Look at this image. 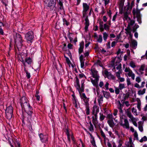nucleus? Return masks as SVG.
I'll list each match as a JSON object with an SVG mask.
<instances>
[{"mask_svg":"<svg viewBox=\"0 0 147 147\" xmlns=\"http://www.w3.org/2000/svg\"><path fill=\"white\" fill-rule=\"evenodd\" d=\"M20 103L22 109L24 110L25 112L29 115L31 118L34 116L33 113V109L30 106L28 101L25 96H23L20 99Z\"/></svg>","mask_w":147,"mask_h":147,"instance_id":"1","label":"nucleus"},{"mask_svg":"<svg viewBox=\"0 0 147 147\" xmlns=\"http://www.w3.org/2000/svg\"><path fill=\"white\" fill-rule=\"evenodd\" d=\"M90 74L92 75V77L94 78V80L91 79V82L93 85L97 87L98 86V82L99 80V76L98 71L93 67L90 70Z\"/></svg>","mask_w":147,"mask_h":147,"instance_id":"2","label":"nucleus"},{"mask_svg":"<svg viewBox=\"0 0 147 147\" xmlns=\"http://www.w3.org/2000/svg\"><path fill=\"white\" fill-rule=\"evenodd\" d=\"M124 71L125 72V75L127 78L131 77L133 80L135 79V74L129 67H126L124 70Z\"/></svg>","mask_w":147,"mask_h":147,"instance_id":"3","label":"nucleus"},{"mask_svg":"<svg viewBox=\"0 0 147 147\" xmlns=\"http://www.w3.org/2000/svg\"><path fill=\"white\" fill-rule=\"evenodd\" d=\"M45 5L49 7L50 9H53L56 4L55 0H45Z\"/></svg>","mask_w":147,"mask_h":147,"instance_id":"4","label":"nucleus"},{"mask_svg":"<svg viewBox=\"0 0 147 147\" xmlns=\"http://www.w3.org/2000/svg\"><path fill=\"white\" fill-rule=\"evenodd\" d=\"M129 5L130 3H128L127 6L125 7V9H126V11H124V12L123 20H126L127 21L129 20V19H130V18L128 17V14H129V12L128 11L129 9Z\"/></svg>","mask_w":147,"mask_h":147,"instance_id":"5","label":"nucleus"},{"mask_svg":"<svg viewBox=\"0 0 147 147\" xmlns=\"http://www.w3.org/2000/svg\"><path fill=\"white\" fill-rule=\"evenodd\" d=\"M83 8L82 11L83 17H85L86 15L87 12L89 9L90 6L87 3H83Z\"/></svg>","mask_w":147,"mask_h":147,"instance_id":"6","label":"nucleus"},{"mask_svg":"<svg viewBox=\"0 0 147 147\" xmlns=\"http://www.w3.org/2000/svg\"><path fill=\"white\" fill-rule=\"evenodd\" d=\"M125 33L127 34V35L129 36L128 37V39L130 40H132L133 34H131V27H129V26L127 27V28L125 29Z\"/></svg>","mask_w":147,"mask_h":147,"instance_id":"7","label":"nucleus"},{"mask_svg":"<svg viewBox=\"0 0 147 147\" xmlns=\"http://www.w3.org/2000/svg\"><path fill=\"white\" fill-rule=\"evenodd\" d=\"M121 63L119 64L115 68V66L113 69H112V71L114 72H115V74L116 75V74L118 73H120V74H121L122 72L121 70Z\"/></svg>","mask_w":147,"mask_h":147,"instance_id":"8","label":"nucleus"},{"mask_svg":"<svg viewBox=\"0 0 147 147\" xmlns=\"http://www.w3.org/2000/svg\"><path fill=\"white\" fill-rule=\"evenodd\" d=\"M25 37L26 39L28 41H31L34 38L33 32L32 31L28 32L25 34Z\"/></svg>","mask_w":147,"mask_h":147,"instance_id":"9","label":"nucleus"},{"mask_svg":"<svg viewBox=\"0 0 147 147\" xmlns=\"http://www.w3.org/2000/svg\"><path fill=\"white\" fill-rule=\"evenodd\" d=\"M124 123H123L122 122L120 123V125L123 127V128L126 129L129 128V124L128 121L127 119H125L124 121Z\"/></svg>","mask_w":147,"mask_h":147,"instance_id":"10","label":"nucleus"},{"mask_svg":"<svg viewBox=\"0 0 147 147\" xmlns=\"http://www.w3.org/2000/svg\"><path fill=\"white\" fill-rule=\"evenodd\" d=\"M99 112V107L96 106V104H94L92 110V114L93 115H97V114Z\"/></svg>","mask_w":147,"mask_h":147,"instance_id":"11","label":"nucleus"},{"mask_svg":"<svg viewBox=\"0 0 147 147\" xmlns=\"http://www.w3.org/2000/svg\"><path fill=\"white\" fill-rule=\"evenodd\" d=\"M99 90H97V93L98 96V101L99 103V105H100L102 104L103 101V97L102 95L100 94L98 92Z\"/></svg>","mask_w":147,"mask_h":147,"instance_id":"12","label":"nucleus"},{"mask_svg":"<svg viewBox=\"0 0 147 147\" xmlns=\"http://www.w3.org/2000/svg\"><path fill=\"white\" fill-rule=\"evenodd\" d=\"M39 136L41 141L42 142H45L47 141L48 136L47 135H43L40 133L39 134Z\"/></svg>","mask_w":147,"mask_h":147,"instance_id":"13","label":"nucleus"},{"mask_svg":"<svg viewBox=\"0 0 147 147\" xmlns=\"http://www.w3.org/2000/svg\"><path fill=\"white\" fill-rule=\"evenodd\" d=\"M92 123L96 127L98 123V115H93L92 116Z\"/></svg>","mask_w":147,"mask_h":147,"instance_id":"14","label":"nucleus"},{"mask_svg":"<svg viewBox=\"0 0 147 147\" xmlns=\"http://www.w3.org/2000/svg\"><path fill=\"white\" fill-rule=\"evenodd\" d=\"M15 42L23 40L21 35L19 33H16L14 37Z\"/></svg>","mask_w":147,"mask_h":147,"instance_id":"15","label":"nucleus"},{"mask_svg":"<svg viewBox=\"0 0 147 147\" xmlns=\"http://www.w3.org/2000/svg\"><path fill=\"white\" fill-rule=\"evenodd\" d=\"M23 40L21 41H18L17 42H15L16 45L17 46V47L19 51H20L21 49L23 46Z\"/></svg>","mask_w":147,"mask_h":147,"instance_id":"16","label":"nucleus"},{"mask_svg":"<svg viewBox=\"0 0 147 147\" xmlns=\"http://www.w3.org/2000/svg\"><path fill=\"white\" fill-rule=\"evenodd\" d=\"M88 132V134H89L91 137V140H90V142L92 144V145L94 147H96V144L95 143V141L94 140V138L92 136V135L91 134H90L89 132Z\"/></svg>","mask_w":147,"mask_h":147,"instance_id":"17","label":"nucleus"},{"mask_svg":"<svg viewBox=\"0 0 147 147\" xmlns=\"http://www.w3.org/2000/svg\"><path fill=\"white\" fill-rule=\"evenodd\" d=\"M129 109L127 110L126 114L127 116L130 118V119H129V121H130L133 119L135 118L132 115L131 112L129 111Z\"/></svg>","mask_w":147,"mask_h":147,"instance_id":"18","label":"nucleus"},{"mask_svg":"<svg viewBox=\"0 0 147 147\" xmlns=\"http://www.w3.org/2000/svg\"><path fill=\"white\" fill-rule=\"evenodd\" d=\"M84 20L85 21V31H86L88 30V27L89 25V20L87 17H86V18Z\"/></svg>","mask_w":147,"mask_h":147,"instance_id":"19","label":"nucleus"},{"mask_svg":"<svg viewBox=\"0 0 147 147\" xmlns=\"http://www.w3.org/2000/svg\"><path fill=\"white\" fill-rule=\"evenodd\" d=\"M84 45V42H83L80 43V47L78 50V53L79 54L81 53L83 51Z\"/></svg>","mask_w":147,"mask_h":147,"instance_id":"20","label":"nucleus"},{"mask_svg":"<svg viewBox=\"0 0 147 147\" xmlns=\"http://www.w3.org/2000/svg\"><path fill=\"white\" fill-rule=\"evenodd\" d=\"M127 22L128 23L127 27L129 26V27H131V26H133L135 24V21L131 19H129V20Z\"/></svg>","mask_w":147,"mask_h":147,"instance_id":"21","label":"nucleus"},{"mask_svg":"<svg viewBox=\"0 0 147 147\" xmlns=\"http://www.w3.org/2000/svg\"><path fill=\"white\" fill-rule=\"evenodd\" d=\"M136 101L137 102V108L139 111L141 110V102L140 99L139 98H136Z\"/></svg>","mask_w":147,"mask_h":147,"instance_id":"22","label":"nucleus"},{"mask_svg":"<svg viewBox=\"0 0 147 147\" xmlns=\"http://www.w3.org/2000/svg\"><path fill=\"white\" fill-rule=\"evenodd\" d=\"M13 110L12 106H9L5 110V113H13Z\"/></svg>","mask_w":147,"mask_h":147,"instance_id":"23","label":"nucleus"},{"mask_svg":"<svg viewBox=\"0 0 147 147\" xmlns=\"http://www.w3.org/2000/svg\"><path fill=\"white\" fill-rule=\"evenodd\" d=\"M99 23L100 31L101 32H102L104 30V28H103V22L101 20H100L99 21Z\"/></svg>","mask_w":147,"mask_h":147,"instance_id":"24","label":"nucleus"},{"mask_svg":"<svg viewBox=\"0 0 147 147\" xmlns=\"http://www.w3.org/2000/svg\"><path fill=\"white\" fill-rule=\"evenodd\" d=\"M77 89L78 90L79 93L82 92L84 91V81H82V82L81 87L80 86V88L79 89Z\"/></svg>","mask_w":147,"mask_h":147,"instance_id":"25","label":"nucleus"},{"mask_svg":"<svg viewBox=\"0 0 147 147\" xmlns=\"http://www.w3.org/2000/svg\"><path fill=\"white\" fill-rule=\"evenodd\" d=\"M103 94L105 97L106 98H109L110 97V94L109 92L102 91Z\"/></svg>","mask_w":147,"mask_h":147,"instance_id":"26","label":"nucleus"},{"mask_svg":"<svg viewBox=\"0 0 147 147\" xmlns=\"http://www.w3.org/2000/svg\"><path fill=\"white\" fill-rule=\"evenodd\" d=\"M107 122L109 126L112 128H113L114 126L115 125V124L113 122V120H109L107 121Z\"/></svg>","mask_w":147,"mask_h":147,"instance_id":"27","label":"nucleus"},{"mask_svg":"<svg viewBox=\"0 0 147 147\" xmlns=\"http://www.w3.org/2000/svg\"><path fill=\"white\" fill-rule=\"evenodd\" d=\"M80 96L81 98L83 99V100H86V99H89V98L87 97L86 95L84 93H82L81 92L79 93Z\"/></svg>","mask_w":147,"mask_h":147,"instance_id":"28","label":"nucleus"},{"mask_svg":"<svg viewBox=\"0 0 147 147\" xmlns=\"http://www.w3.org/2000/svg\"><path fill=\"white\" fill-rule=\"evenodd\" d=\"M129 96L126 94H124L123 95L122 100H121V102L122 103H124L125 100L127 99L128 98Z\"/></svg>","mask_w":147,"mask_h":147,"instance_id":"29","label":"nucleus"},{"mask_svg":"<svg viewBox=\"0 0 147 147\" xmlns=\"http://www.w3.org/2000/svg\"><path fill=\"white\" fill-rule=\"evenodd\" d=\"M121 74L120 73H118L117 74L116 76L117 77L118 79H119L120 82H122L124 81L125 80V79L123 78L120 77V75Z\"/></svg>","mask_w":147,"mask_h":147,"instance_id":"30","label":"nucleus"},{"mask_svg":"<svg viewBox=\"0 0 147 147\" xmlns=\"http://www.w3.org/2000/svg\"><path fill=\"white\" fill-rule=\"evenodd\" d=\"M89 123V125L88 129L90 131L92 132L94 131L93 125H92L91 121H90Z\"/></svg>","mask_w":147,"mask_h":147,"instance_id":"31","label":"nucleus"},{"mask_svg":"<svg viewBox=\"0 0 147 147\" xmlns=\"http://www.w3.org/2000/svg\"><path fill=\"white\" fill-rule=\"evenodd\" d=\"M131 45L134 49H136V46H137V42L135 40H132L131 41Z\"/></svg>","mask_w":147,"mask_h":147,"instance_id":"32","label":"nucleus"},{"mask_svg":"<svg viewBox=\"0 0 147 147\" xmlns=\"http://www.w3.org/2000/svg\"><path fill=\"white\" fill-rule=\"evenodd\" d=\"M67 36L70 40V42L71 43L73 41V34L72 33H69L67 34Z\"/></svg>","mask_w":147,"mask_h":147,"instance_id":"33","label":"nucleus"},{"mask_svg":"<svg viewBox=\"0 0 147 147\" xmlns=\"http://www.w3.org/2000/svg\"><path fill=\"white\" fill-rule=\"evenodd\" d=\"M6 118L8 120L11 119L13 115V113H5Z\"/></svg>","mask_w":147,"mask_h":147,"instance_id":"34","label":"nucleus"},{"mask_svg":"<svg viewBox=\"0 0 147 147\" xmlns=\"http://www.w3.org/2000/svg\"><path fill=\"white\" fill-rule=\"evenodd\" d=\"M99 129L100 131V132L101 134V135L102 137L104 139H106V136L105 135V133L103 131L101 127H99Z\"/></svg>","mask_w":147,"mask_h":147,"instance_id":"35","label":"nucleus"},{"mask_svg":"<svg viewBox=\"0 0 147 147\" xmlns=\"http://www.w3.org/2000/svg\"><path fill=\"white\" fill-rule=\"evenodd\" d=\"M146 89L145 88H144L142 90H140L138 92V94L139 95H142L144 94L146 92Z\"/></svg>","mask_w":147,"mask_h":147,"instance_id":"36","label":"nucleus"},{"mask_svg":"<svg viewBox=\"0 0 147 147\" xmlns=\"http://www.w3.org/2000/svg\"><path fill=\"white\" fill-rule=\"evenodd\" d=\"M26 63L28 65H30L32 63V60L30 57H27L25 59Z\"/></svg>","mask_w":147,"mask_h":147,"instance_id":"37","label":"nucleus"},{"mask_svg":"<svg viewBox=\"0 0 147 147\" xmlns=\"http://www.w3.org/2000/svg\"><path fill=\"white\" fill-rule=\"evenodd\" d=\"M108 36V34L106 32H105L103 33V36L104 40L105 41H106L107 40Z\"/></svg>","mask_w":147,"mask_h":147,"instance_id":"38","label":"nucleus"},{"mask_svg":"<svg viewBox=\"0 0 147 147\" xmlns=\"http://www.w3.org/2000/svg\"><path fill=\"white\" fill-rule=\"evenodd\" d=\"M129 65L131 67L133 68H134L136 67V63L133 61L130 62Z\"/></svg>","mask_w":147,"mask_h":147,"instance_id":"39","label":"nucleus"},{"mask_svg":"<svg viewBox=\"0 0 147 147\" xmlns=\"http://www.w3.org/2000/svg\"><path fill=\"white\" fill-rule=\"evenodd\" d=\"M145 67V65H141L140 68L139 69V72L141 74H143V71L144 70V68Z\"/></svg>","mask_w":147,"mask_h":147,"instance_id":"40","label":"nucleus"},{"mask_svg":"<svg viewBox=\"0 0 147 147\" xmlns=\"http://www.w3.org/2000/svg\"><path fill=\"white\" fill-rule=\"evenodd\" d=\"M118 88L121 90L125 88V85L124 84L119 83Z\"/></svg>","mask_w":147,"mask_h":147,"instance_id":"41","label":"nucleus"},{"mask_svg":"<svg viewBox=\"0 0 147 147\" xmlns=\"http://www.w3.org/2000/svg\"><path fill=\"white\" fill-rule=\"evenodd\" d=\"M102 40V36L101 35H99L97 38V41L99 43H101Z\"/></svg>","mask_w":147,"mask_h":147,"instance_id":"42","label":"nucleus"},{"mask_svg":"<svg viewBox=\"0 0 147 147\" xmlns=\"http://www.w3.org/2000/svg\"><path fill=\"white\" fill-rule=\"evenodd\" d=\"M104 74L105 76V77H106L107 78L108 77V76L110 74H111V73L110 72H109L107 70H105L104 71Z\"/></svg>","mask_w":147,"mask_h":147,"instance_id":"43","label":"nucleus"},{"mask_svg":"<svg viewBox=\"0 0 147 147\" xmlns=\"http://www.w3.org/2000/svg\"><path fill=\"white\" fill-rule=\"evenodd\" d=\"M107 78L109 80H115V76L111 74V73L108 76Z\"/></svg>","mask_w":147,"mask_h":147,"instance_id":"44","label":"nucleus"},{"mask_svg":"<svg viewBox=\"0 0 147 147\" xmlns=\"http://www.w3.org/2000/svg\"><path fill=\"white\" fill-rule=\"evenodd\" d=\"M86 106V114L87 115H88L90 114V107L89 105Z\"/></svg>","mask_w":147,"mask_h":147,"instance_id":"45","label":"nucleus"},{"mask_svg":"<svg viewBox=\"0 0 147 147\" xmlns=\"http://www.w3.org/2000/svg\"><path fill=\"white\" fill-rule=\"evenodd\" d=\"M76 87L77 89H79L80 88V84L79 80L78 78L76 79Z\"/></svg>","mask_w":147,"mask_h":147,"instance_id":"46","label":"nucleus"},{"mask_svg":"<svg viewBox=\"0 0 147 147\" xmlns=\"http://www.w3.org/2000/svg\"><path fill=\"white\" fill-rule=\"evenodd\" d=\"M73 103L74 104V106L76 108H78V106L77 104V101L76 98H74V100H73Z\"/></svg>","mask_w":147,"mask_h":147,"instance_id":"47","label":"nucleus"},{"mask_svg":"<svg viewBox=\"0 0 147 147\" xmlns=\"http://www.w3.org/2000/svg\"><path fill=\"white\" fill-rule=\"evenodd\" d=\"M132 112L133 113L134 115L136 116H137L138 115V113L137 112V110L134 107H133L132 108Z\"/></svg>","mask_w":147,"mask_h":147,"instance_id":"48","label":"nucleus"},{"mask_svg":"<svg viewBox=\"0 0 147 147\" xmlns=\"http://www.w3.org/2000/svg\"><path fill=\"white\" fill-rule=\"evenodd\" d=\"M1 2L3 4H4L5 7V8L7 9V6L8 3V1L7 0H1Z\"/></svg>","mask_w":147,"mask_h":147,"instance_id":"49","label":"nucleus"},{"mask_svg":"<svg viewBox=\"0 0 147 147\" xmlns=\"http://www.w3.org/2000/svg\"><path fill=\"white\" fill-rule=\"evenodd\" d=\"M131 121L132 122L134 125L136 127H137V124L136 123V121H137V120L136 118H134V119L131 120Z\"/></svg>","mask_w":147,"mask_h":147,"instance_id":"50","label":"nucleus"},{"mask_svg":"<svg viewBox=\"0 0 147 147\" xmlns=\"http://www.w3.org/2000/svg\"><path fill=\"white\" fill-rule=\"evenodd\" d=\"M147 141V138L146 136H145L142 138L140 140V142H146Z\"/></svg>","mask_w":147,"mask_h":147,"instance_id":"51","label":"nucleus"},{"mask_svg":"<svg viewBox=\"0 0 147 147\" xmlns=\"http://www.w3.org/2000/svg\"><path fill=\"white\" fill-rule=\"evenodd\" d=\"M105 116L103 115L102 114L100 113V120L101 121H102L105 119Z\"/></svg>","mask_w":147,"mask_h":147,"instance_id":"52","label":"nucleus"},{"mask_svg":"<svg viewBox=\"0 0 147 147\" xmlns=\"http://www.w3.org/2000/svg\"><path fill=\"white\" fill-rule=\"evenodd\" d=\"M89 99H86V100H83L84 102V105H85V106L89 105Z\"/></svg>","mask_w":147,"mask_h":147,"instance_id":"53","label":"nucleus"},{"mask_svg":"<svg viewBox=\"0 0 147 147\" xmlns=\"http://www.w3.org/2000/svg\"><path fill=\"white\" fill-rule=\"evenodd\" d=\"M63 24H65L66 26H68L69 25V22H68L65 18H63Z\"/></svg>","mask_w":147,"mask_h":147,"instance_id":"54","label":"nucleus"},{"mask_svg":"<svg viewBox=\"0 0 147 147\" xmlns=\"http://www.w3.org/2000/svg\"><path fill=\"white\" fill-rule=\"evenodd\" d=\"M103 28L106 30H108L109 29V26H108L107 24H104Z\"/></svg>","mask_w":147,"mask_h":147,"instance_id":"55","label":"nucleus"},{"mask_svg":"<svg viewBox=\"0 0 147 147\" xmlns=\"http://www.w3.org/2000/svg\"><path fill=\"white\" fill-rule=\"evenodd\" d=\"M120 89L119 88L115 87V92L116 94H119L120 92Z\"/></svg>","mask_w":147,"mask_h":147,"instance_id":"56","label":"nucleus"},{"mask_svg":"<svg viewBox=\"0 0 147 147\" xmlns=\"http://www.w3.org/2000/svg\"><path fill=\"white\" fill-rule=\"evenodd\" d=\"M126 82L127 83V85L128 86H129L131 84V83L130 81V79L128 77H127V78Z\"/></svg>","mask_w":147,"mask_h":147,"instance_id":"57","label":"nucleus"},{"mask_svg":"<svg viewBox=\"0 0 147 147\" xmlns=\"http://www.w3.org/2000/svg\"><path fill=\"white\" fill-rule=\"evenodd\" d=\"M25 72L26 74V76L28 79H29L30 77V73L28 72V71L26 70H25Z\"/></svg>","mask_w":147,"mask_h":147,"instance_id":"58","label":"nucleus"},{"mask_svg":"<svg viewBox=\"0 0 147 147\" xmlns=\"http://www.w3.org/2000/svg\"><path fill=\"white\" fill-rule=\"evenodd\" d=\"M139 27V26L138 25H137V24H135L134 26L133 27V32H134L135 30L137 29Z\"/></svg>","mask_w":147,"mask_h":147,"instance_id":"59","label":"nucleus"},{"mask_svg":"<svg viewBox=\"0 0 147 147\" xmlns=\"http://www.w3.org/2000/svg\"><path fill=\"white\" fill-rule=\"evenodd\" d=\"M59 4L60 6V7H59V9L60 10H62V9H63V3H62V2L61 1H59Z\"/></svg>","mask_w":147,"mask_h":147,"instance_id":"60","label":"nucleus"},{"mask_svg":"<svg viewBox=\"0 0 147 147\" xmlns=\"http://www.w3.org/2000/svg\"><path fill=\"white\" fill-rule=\"evenodd\" d=\"M135 80L138 83H139L141 81V79L140 77L138 76L136 78Z\"/></svg>","mask_w":147,"mask_h":147,"instance_id":"61","label":"nucleus"},{"mask_svg":"<svg viewBox=\"0 0 147 147\" xmlns=\"http://www.w3.org/2000/svg\"><path fill=\"white\" fill-rule=\"evenodd\" d=\"M113 115L112 114H108L107 115V117L109 119V120H113Z\"/></svg>","mask_w":147,"mask_h":147,"instance_id":"62","label":"nucleus"},{"mask_svg":"<svg viewBox=\"0 0 147 147\" xmlns=\"http://www.w3.org/2000/svg\"><path fill=\"white\" fill-rule=\"evenodd\" d=\"M134 138L137 140H138V135L136 131H135L134 134Z\"/></svg>","mask_w":147,"mask_h":147,"instance_id":"63","label":"nucleus"},{"mask_svg":"<svg viewBox=\"0 0 147 147\" xmlns=\"http://www.w3.org/2000/svg\"><path fill=\"white\" fill-rule=\"evenodd\" d=\"M14 144L16 147H20V144L17 141H16V142H14Z\"/></svg>","mask_w":147,"mask_h":147,"instance_id":"64","label":"nucleus"}]
</instances>
